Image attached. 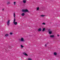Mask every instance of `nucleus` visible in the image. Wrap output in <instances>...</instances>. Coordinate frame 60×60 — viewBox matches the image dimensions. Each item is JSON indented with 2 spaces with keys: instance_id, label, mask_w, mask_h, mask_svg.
Listing matches in <instances>:
<instances>
[{
  "instance_id": "f257e3e1",
  "label": "nucleus",
  "mask_w": 60,
  "mask_h": 60,
  "mask_svg": "<svg viewBox=\"0 0 60 60\" xmlns=\"http://www.w3.org/2000/svg\"><path fill=\"white\" fill-rule=\"evenodd\" d=\"M22 12H29V11L27 9H26L25 10L22 9Z\"/></svg>"
},
{
  "instance_id": "f03ea898",
  "label": "nucleus",
  "mask_w": 60,
  "mask_h": 60,
  "mask_svg": "<svg viewBox=\"0 0 60 60\" xmlns=\"http://www.w3.org/2000/svg\"><path fill=\"white\" fill-rule=\"evenodd\" d=\"M10 20H8L7 22V25H8V26H9L10 25Z\"/></svg>"
},
{
  "instance_id": "7ed1b4c3",
  "label": "nucleus",
  "mask_w": 60,
  "mask_h": 60,
  "mask_svg": "<svg viewBox=\"0 0 60 60\" xmlns=\"http://www.w3.org/2000/svg\"><path fill=\"white\" fill-rule=\"evenodd\" d=\"M50 37L51 38H53L54 37V35H50Z\"/></svg>"
},
{
  "instance_id": "20e7f679",
  "label": "nucleus",
  "mask_w": 60,
  "mask_h": 60,
  "mask_svg": "<svg viewBox=\"0 0 60 60\" xmlns=\"http://www.w3.org/2000/svg\"><path fill=\"white\" fill-rule=\"evenodd\" d=\"M14 23L15 25H17V24H18V22H14Z\"/></svg>"
},
{
  "instance_id": "39448f33",
  "label": "nucleus",
  "mask_w": 60,
  "mask_h": 60,
  "mask_svg": "<svg viewBox=\"0 0 60 60\" xmlns=\"http://www.w3.org/2000/svg\"><path fill=\"white\" fill-rule=\"evenodd\" d=\"M9 35L8 34H5V37H8V36Z\"/></svg>"
},
{
  "instance_id": "423d86ee",
  "label": "nucleus",
  "mask_w": 60,
  "mask_h": 60,
  "mask_svg": "<svg viewBox=\"0 0 60 60\" xmlns=\"http://www.w3.org/2000/svg\"><path fill=\"white\" fill-rule=\"evenodd\" d=\"M21 41H24V38H21Z\"/></svg>"
},
{
  "instance_id": "0eeeda50",
  "label": "nucleus",
  "mask_w": 60,
  "mask_h": 60,
  "mask_svg": "<svg viewBox=\"0 0 60 60\" xmlns=\"http://www.w3.org/2000/svg\"><path fill=\"white\" fill-rule=\"evenodd\" d=\"M54 55V56H56L57 55V53L56 52H54L53 54Z\"/></svg>"
},
{
  "instance_id": "6e6552de",
  "label": "nucleus",
  "mask_w": 60,
  "mask_h": 60,
  "mask_svg": "<svg viewBox=\"0 0 60 60\" xmlns=\"http://www.w3.org/2000/svg\"><path fill=\"white\" fill-rule=\"evenodd\" d=\"M23 2L24 4H25L26 3V0H23Z\"/></svg>"
},
{
  "instance_id": "1a4fd4ad",
  "label": "nucleus",
  "mask_w": 60,
  "mask_h": 60,
  "mask_svg": "<svg viewBox=\"0 0 60 60\" xmlns=\"http://www.w3.org/2000/svg\"><path fill=\"white\" fill-rule=\"evenodd\" d=\"M25 15V14L24 13H22L21 14V15L22 16H24Z\"/></svg>"
},
{
  "instance_id": "9d476101",
  "label": "nucleus",
  "mask_w": 60,
  "mask_h": 60,
  "mask_svg": "<svg viewBox=\"0 0 60 60\" xmlns=\"http://www.w3.org/2000/svg\"><path fill=\"white\" fill-rule=\"evenodd\" d=\"M41 31V28H39L38 29V31Z\"/></svg>"
},
{
  "instance_id": "9b49d317",
  "label": "nucleus",
  "mask_w": 60,
  "mask_h": 60,
  "mask_svg": "<svg viewBox=\"0 0 60 60\" xmlns=\"http://www.w3.org/2000/svg\"><path fill=\"white\" fill-rule=\"evenodd\" d=\"M41 17H44V16H45V15H41L40 16Z\"/></svg>"
},
{
  "instance_id": "f8f14e48",
  "label": "nucleus",
  "mask_w": 60,
  "mask_h": 60,
  "mask_svg": "<svg viewBox=\"0 0 60 60\" xmlns=\"http://www.w3.org/2000/svg\"><path fill=\"white\" fill-rule=\"evenodd\" d=\"M45 28H44L43 29V30H42V32H44L45 31Z\"/></svg>"
},
{
  "instance_id": "ddd939ff",
  "label": "nucleus",
  "mask_w": 60,
  "mask_h": 60,
  "mask_svg": "<svg viewBox=\"0 0 60 60\" xmlns=\"http://www.w3.org/2000/svg\"><path fill=\"white\" fill-rule=\"evenodd\" d=\"M49 33L50 34H52V32L51 31H49Z\"/></svg>"
},
{
  "instance_id": "4468645a",
  "label": "nucleus",
  "mask_w": 60,
  "mask_h": 60,
  "mask_svg": "<svg viewBox=\"0 0 60 60\" xmlns=\"http://www.w3.org/2000/svg\"><path fill=\"white\" fill-rule=\"evenodd\" d=\"M14 16L15 18V13H14Z\"/></svg>"
},
{
  "instance_id": "2eb2a0df",
  "label": "nucleus",
  "mask_w": 60,
  "mask_h": 60,
  "mask_svg": "<svg viewBox=\"0 0 60 60\" xmlns=\"http://www.w3.org/2000/svg\"><path fill=\"white\" fill-rule=\"evenodd\" d=\"M39 10V7H38L37 8V11H38Z\"/></svg>"
},
{
  "instance_id": "dca6fc26",
  "label": "nucleus",
  "mask_w": 60,
  "mask_h": 60,
  "mask_svg": "<svg viewBox=\"0 0 60 60\" xmlns=\"http://www.w3.org/2000/svg\"><path fill=\"white\" fill-rule=\"evenodd\" d=\"M21 48H23V47H24V46H23L21 45Z\"/></svg>"
},
{
  "instance_id": "f3484780",
  "label": "nucleus",
  "mask_w": 60,
  "mask_h": 60,
  "mask_svg": "<svg viewBox=\"0 0 60 60\" xmlns=\"http://www.w3.org/2000/svg\"><path fill=\"white\" fill-rule=\"evenodd\" d=\"M24 55L25 56H28V55H27V54L26 53H25L24 54Z\"/></svg>"
},
{
  "instance_id": "a211bd4d",
  "label": "nucleus",
  "mask_w": 60,
  "mask_h": 60,
  "mask_svg": "<svg viewBox=\"0 0 60 60\" xmlns=\"http://www.w3.org/2000/svg\"><path fill=\"white\" fill-rule=\"evenodd\" d=\"M28 60H32V59L30 58H28Z\"/></svg>"
},
{
  "instance_id": "6ab92c4d",
  "label": "nucleus",
  "mask_w": 60,
  "mask_h": 60,
  "mask_svg": "<svg viewBox=\"0 0 60 60\" xmlns=\"http://www.w3.org/2000/svg\"><path fill=\"white\" fill-rule=\"evenodd\" d=\"M15 21H16V19L15 18L14 19V22H15Z\"/></svg>"
},
{
  "instance_id": "aec40b11",
  "label": "nucleus",
  "mask_w": 60,
  "mask_h": 60,
  "mask_svg": "<svg viewBox=\"0 0 60 60\" xmlns=\"http://www.w3.org/2000/svg\"><path fill=\"white\" fill-rule=\"evenodd\" d=\"M14 5H16V2H14Z\"/></svg>"
},
{
  "instance_id": "412c9836",
  "label": "nucleus",
  "mask_w": 60,
  "mask_h": 60,
  "mask_svg": "<svg viewBox=\"0 0 60 60\" xmlns=\"http://www.w3.org/2000/svg\"><path fill=\"white\" fill-rule=\"evenodd\" d=\"M46 24V23L44 22H43L42 23V25H45Z\"/></svg>"
},
{
  "instance_id": "4be33fe9",
  "label": "nucleus",
  "mask_w": 60,
  "mask_h": 60,
  "mask_svg": "<svg viewBox=\"0 0 60 60\" xmlns=\"http://www.w3.org/2000/svg\"><path fill=\"white\" fill-rule=\"evenodd\" d=\"M10 35H11L12 34H13L11 32L10 33Z\"/></svg>"
},
{
  "instance_id": "5701e85b",
  "label": "nucleus",
  "mask_w": 60,
  "mask_h": 60,
  "mask_svg": "<svg viewBox=\"0 0 60 60\" xmlns=\"http://www.w3.org/2000/svg\"><path fill=\"white\" fill-rule=\"evenodd\" d=\"M10 2H7L8 4H10Z\"/></svg>"
},
{
  "instance_id": "b1692460",
  "label": "nucleus",
  "mask_w": 60,
  "mask_h": 60,
  "mask_svg": "<svg viewBox=\"0 0 60 60\" xmlns=\"http://www.w3.org/2000/svg\"><path fill=\"white\" fill-rule=\"evenodd\" d=\"M2 11H4V9L3 8L2 9Z\"/></svg>"
},
{
  "instance_id": "393cba45",
  "label": "nucleus",
  "mask_w": 60,
  "mask_h": 60,
  "mask_svg": "<svg viewBox=\"0 0 60 60\" xmlns=\"http://www.w3.org/2000/svg\"><path fill=\"white\" fill-rule=\"evenodd\" d=\"M45 46L46 47V46H47V45L46 44H45Z\"/></svg>"
},
{
  "instance_id": "a878e982",
  "label": "nucleus",
  "mask_w": 60,
  "mask_h": 60,
  "mask_svg": "<svg viewBox=\"0 0 60 60\" xmlns=\"http://www.w3.org/2000/svg\"><path fill=\"white\" fill-rule=\"evenodd\" d=\"M57 36H58V37H59V35L58 34L57 35Z\"/></svg>"
},
{
  "instance_id": "bb28decb",
  "label": "nucleus",
  "mask_w": 60,
  "mask_h": 60,
  "mask_svg": "<svg viewBox=\"0 0 60 60\" xmlns=\"http://www.w3.org/2000/svg\"><path fill=\"white\" fill-rule=\"evenodd\" d=\"M9 48H10V46H9Z\"/></svg>"
}]
</instances>
